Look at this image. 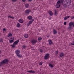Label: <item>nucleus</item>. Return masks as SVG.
<instances>
[{
  "instance_id": "nucleus-1",
  "label": "nucleus",
  "mask_w": 74,
  "mask_h": 74,
  "mask_svg": "<svg viewBox=\"0 0 74 74\" xmlns=\"http://www.w3.org/2000/svg\"><path fill=\"white\" fill-rule=\"evenodd\" d=\"M60 3L62 4V5L64 4L63 6L64 7H68L70 5L71 3V0H60V1H58L56 5V8H59L60 5Z\"/></svg>"
},
{
  "instance_id": "nucleus-2",
  "label": "nucleus",
  "mask_w": 74,
  "mask_h": 74,
  "mask_svg": "<svg viewBox=\"0 0 74 74\" xmlns=\"http://www.w3.org/2000/svg\"><path fill=\"white\" fill-rule=\"evenodd\" d=\"M8 59H6L3 60V61L0 62V66H3L5 64L8 63Z\"/></svg>"
},
{
  "instance_id": "nucleus-3",
  "label": "nucleus",
  "mask_w": 74,
  "mask_h": 74,
  "mask_svg": "<svg viewBox=\"0 0 74 74\" xmlns=\"http://www.w3.org/2000/svg\"><path fill=\"white\" fill-rule=\"evenodd\" d=\"M15 53L16 54L17 56H18V58L21 57V55L20 54V50H16L15 51Z\"/></svg>"
},
{
  "instance_id": "nucleus-4",
  "label": "nucleus",
  "mask_w": 74,
  "mask_h": 74,
  "mask_svg": "<svg viewBox=\"0 0 74 74\" xmlns=\"http://www.w3.org/2000/svg\"><path fill=\"white\" fill-rule=\"evenodd\" d=\"M19 42V40H17L15 41L13 43L12 45H11V47H12L13 48H14L15 47V45H17L18 44V42Z\"/></svg>"
},
{
  "instance_id": "nucleus-5",
  "label": "nucleus",
  "mask_w": 74,
  "mask_h": 74,
  "mask_svg": "<svg viewBox=\"0 0 74 74\" xmlns=\"http://www.w3.org/2000/svg\"><path fill=\"white\" fill-rule=\"evenodd\" d=\"M49 57V54H46L44 57L45 59H48Z\"/></svg>"
},
{
  "instance_id": "nucleus-6",
  "label": "nucleus",
  "mask_w": 74,
  "mask_h": 74,
  "mask_svg": "<svg viewBox=\"0 0 74 74\" xmlns=\"http://www.w3.org/2000/svg\"><path fill=\"white\" fill-rule=\"evenodd\" d=\"M31 42L32 44H34L37 42V40L36 39H33L32 40Z\"/></svg>"
},
{
  "instance_id": "nucleus-7",
  "label": "nucleus",
  "mask_w": 74,
  "mask_h": 74,
  "mask_svg": "<svg viewBox=\"0 0 74 74\" xmlns=\"http://www.w3.org/2000/svg\"><path fill=\"white\" fill-rule=\"evenodd\" d=\"M30 10H27L25 12V14L28 15V14H29V13H30Z\"/></svg>"
},
{
  "instance_id": "nucleus-8",
  "label": "nucleus",
  "mask_w": 74,
  "mask_h": 74,
  "mask_svg": "<svg viewBox=\"0 0 74 74\" xmlns=\"http://www.w3.org/2000/svg\"><path fill=\"white\" fill-rule=\"evenodd\" d=\"M60 57H61L62 58L63 57L64 55V54L63 52H61L59 55Z\"/></svg>"
},
{
  "instance_id": "nucleus-9",
  "label": "nucleus",
  "mask_w": 74,
  "mask_h": 74,
  "mask_svg": "<svg viewBox=\"0 0 74 74\" xmlns=\"http://www.w3.org/2000/svg\"><path fill=\"white\" fill-rule=\"evenodd\" d=\"M27 73H35V72L33 70L28 71H27Z\"/></svg>"
},
{
  "instance_id": "nucleus-10",
  "label": "nucleus",
  "mask_w": 74,
  "mask_h": 74,
  "mask_svg": "<svg viewBox=\"0 0 74 74\" xmlns=\"http://www.w3.org/2000/svg\"><path fill=\"white\" fill-rule=\"evenodd\" d=\"M18 21L20 23H23V22H24L23 20V19H20L18 20Z\"/></svg>"
},
{
  "instance_id": "nucleus-11",
  "label": "nucleus",
  "mask_w": 74,
  "mask_h": 74,
  "mask_svg": "<svg viewBox=\"0 0 74 74\" xmlns=\"http://www.w3.org/2000/svg\"><path fill=\"white\" fill-rule=\"evenodd\" d=\"M48 42H49V44L51 45L52 44V41L51 40V39H49L48 40Z\"/></svg>"
},
{
  "instance_id": "nucleus-12",
  "label": "nucleus",
  "mask_w": 74,
  "mask_h": 74,
  "mask_svg": "<svg viewBox=\"0 0 74 74\" xmlns=\"http://www.w3.org/2000/svg\"><path fill=\"white\" fill-rule=\"evenodd\" d=\"M49 14L50 15V16H52L53 15V13H52V12L51 11H49L48 12Z\"/></svg>"
},
{
  "instance_id": "nucleus-13",
  "label": "nucleus",
  "mask_w": 74,
  "mask_h": 74,
  "mask_svg": "<svg viewBox=\"0 0 74 74\" xmlns=\"http://www.w3.org/2000/svg\"><path fill=\"white\" fill-rule=\"evenodd\" d=\"M12 36V34L11 33H9L8 35V37H11Z\"/></svg>"
},
{
  "instance_id": "nucleus-14",
  "label": "nucleus",
  "mask_w": 74,
  "mask_h": 74,
  "mask_svg": "<svg viewBox=\"0 0 74 74\" xmlns=\"http://www.w3.org/2000/svg\"><path fill=\"white\" fill-rule=\"evenodd\" d=\"M70 16H67L66 17H65L64 18V20H67V19L68 18H70Z\"/></svg>"
},
{
  "instance_id": "nucleus-15",
  "label": "nucleus",
  "mask_w": 74,
  "mask_h": 74,
  "mask_svg": "<svg viewBox=\"0 0 74 74\" xmlns=\"http://www.w3.org/2000/svg\"><path fill=\"white\" fill-rule=\"evenodd\" d=\"M73 25V23L72 22H71L69 23V26L71 27V26Z\"/></svg>"
},
{
  "instance_id": "nucleus-16",
  "label": "nucleus",
  "mask_w": 74,
  "mask_h": 74,
  "mask_svg": "<svg viewBox=\"0 0 74 74\" xmlns=\"http://www.w3.org/2000/svg\"><path fill=\"white\" fill-rule=\"evenodd\" d=\"M9 41L10 44H12L14 41V39L11 40H10V39L9 40Z\"/></svg>"
},
{
  "instance_id": "nucleus-17",
  "label": "nucleus",
  "mask_w": 74,
  "mask_h": 74,
  "mask_svg": "<svg viewBox=\"0 0 74 74\" xmlns=\"http://www.w3.org/2000/svg\"><path fill=\"white\" fill-rule=\"evenodd\" d=\"M53 34H56L57 33V31L56 30L54 29L53 31Z\"/></svg>"
},
{
  "instance_id": "nucleus-18",
  "label": "nucleus",
  "mask_w": 74,
  "mask_h": 74,
  "mask_svg": "<svg viewBox=\"0 0 74 74\" xmlns=\"http://www.w3.org/2000/svg\"><path fill=\"white\" fill-rule=\"evenodd\" d=\"M28 18L29 20H31V19H32V17L31 16H29L28 17Z\"/></svg>"
},
{
  "instance_id": "nucleus-19",
  "label": "nucleus",
  "mask_w": 74,
  "mask_h": 74,
  "mask_svg": "<svg viewBox=\"0 0 74 74\" xmlns=\"http://www.w3.org/2000/svg\"><path fill=\"white\" fill-rule=\"evenodd\" d=\"M21 26L20 24L19 23H18L17 24V27H19Z\"/></svg>"
},
{
  "instance_id": "nucleus-20",
  "label": "nucleus",
  "mask_w": 74,
  "mask_h": 74,
  "mask_svg": "<svg viewBox=\"0 0 74 74\" xmlns=\"http://www.w3.org/2000/svg\"><path fill=\"white\" fill-rule=\"evenodd\" d=\"M28 34H26L25 35L24 37H25V38H27V37H28Z\"/></svg>"
},
{
  "instance_id": "nucleus-21",
  "label": "nucleus",
  "mask_w": 74,
  "mask_h": 74,
  "mask_svg": "<svg viewBox=\"0 0 74 74\" xmlns=\"http://www.w3.org/2000/svg\"><path fill=\"white\" fill-rule=\"evenodd\" d=\"M49 67H54L52 65V64H49Z\"/></svg>"
},
{
  "instance_id": "nucleus-22",
  "label": "nucleus",
  "mask_w": 74,
  "mask_h": 74,
  "mask_svg": "<svg viewBox=\"0 0 74 74\" xmlns=\"http://www.w3.org/2000/svg\"><path fill=\"white\" fill-rule=\"evenodd\" d=\"M43 63H44V62L42 61V62H40V63H39V65H40V66H41V65H42V64H43Z\"/></svg>"
},
{
  "instance_id": "nucleus-23",
  "label": "nucleus",
  "mask_w": 74,
  "mask_h": 74,
  "mask_svg": "<svg viewBox=\"0 0 74 74\" xmlns=\"http://www.w3.org/2000/svg\"><path fill=\"white\" fill-rule=\"evenodd\" d=\"M29 6V4H26L25 5V7L26 8H28Z\"/></svg>"
},
{
  "instance_id": "nucleus-24",
  "label": "nucleus",
  "mask_w": 74,
  "mask_h": 74,
  "mask_svg": "<svg viewBox=\"0 0 74 74\" xmlns=\"http://www.w3.org/2000/svg\"><path fill=\"white\" fill-rule=\"evenodd\" d=\"M41 40H42V38L40 37H39L38 39V41H41Z\"/></svg>"
},
{
  "instance_id": "nucleus-25",
  "label": "nucleus",
  "mask_w": 74,
  "mask_h": 74,
  "mask_svg": "<svg viewBox=\"0 0 74 74\" xmlns=\"http://www.w3.org/2000/svg\"><path fill=\"white\" fill-rule=\"evenodd\" d=\"M8 17V18H11L12 19H15V18L14 17H11L10 16H9Z\"/></svg>"
},
{
  "instance_id": "nucleus-26",
  "label": "nucleus",
  "mask_w": 74,
  "mask_h": 74,
  "mask_svg": "<svg viewBox=\"0 0 74 74\" xmlns=\"http://www.w3.org/2000/svg\"><path fill=\"white\" fill-rule=\"evenodd\" d=\"M22 47L23 48H25L26 47V46L23 45Z\"/></svg>"
},
{
  "instance_id": "nucleus-27",
  "label": "nucleus",
  "mask_w": 74,
  "mask_h": 74,
  "mask_svg": "<svg viewBox=\"0 0 74 74\" xmlns=\"http://www.w3.org/2000/svg\"><path fill=\"white\" fill-rule=\"evenodd\" d=\"M40 52H43V50L40 49Z\"/></svg>"
},
{
  "instance_id": "nucleus-28",
  "label": "nucleus",
  "mask_w": 74,
  "mask_h": 74,
  "mask_svg": "<svg viewBox=\"0 0 74 74\" xmlns=\"http://www.w3.org/2000/svg\"><path fill=\"white\" fill-rule=\"evenodd\" d=\"M3 42V39H1L0 40V42Z\"/></svg>"
},
{
  "instance_id": "nucleus-29",
  "label": "nucleus",
  "mask_w": 74,
  "mask_h": 74,
  "mask_svg": "<svg viewBox=\"0 0 74 74\" xmlns=\"http://www.w3.org/2000/svg\"><path fill=\"white\" fill-rule=\"evenodd\" d=\"M12 1L13 2H16L17 1V0H12Z\"/></svg>"
},
{
  "instance_id": "nucleus-30",
  "label": "nucleus",
  "mask_w": 74,
  "mask_h": 74,
  "mask_svg": "<svg viewBox=\"0 0 74 74\" xmlns=\"http://www.w3.org/2000/svg\"><path fill=\"white\" fill-rule=\"evenodd\" d=\"M30 21L32 23L33 22V21H34V19H32Z\"/></svg>"
},
{
  "instance_id": "nucleus-31",
  "label": "nucleus",
  "mask_w": 74,
  "mask_h": 74,
  "mask_svg": "<svg viewBox=\"0 0 74 74\" xmlns=\"http://www.w3.org/2000/svg\"><path fill=\"white\" fill-rule=\"evenodd\" d=\"M71 45H74V41H73V42L71 43Z\"/></svg>"
},
{
  "instance_id": "nucleus-32",
  "label": "nucleus",
  "mask_w": 74,
  "mask_h": 74,
  "mask_svg": "<svg viewBox=\"0 0 74 74\" xmlns=\"http://www.w3.org/2000/svg\"><path fill=\"white\" fill-rule=\"evenodd\" d=\"M30 25V23H28L27 24V26H29V25Z\"/></svg>"
},
{
  "instance_id": "nucleus-33",
  "label": "nucleus",
  "mask_w": 74,
  "mask_h": 74,
  "mask_svg": "<svg viewBox=\"0 0 74 74\" xmlns=\"http://www.w3.org/2000/svg\"><path fill=\"white\" fill-rule=\"evenodd\" d=\"M68 29L69 30H70L71 29V27L70 26V27H69Z\"/></svg>"
},
{
  "instance_id": "nucleus-34",
  "label": "nucleus",
  "mask_w": 74,
  "mask_h": 74,
  "mask_svg": "<svg viewBox=\"0 0 74 74\" xmlns=\"http://www.w3.org/2000/svg\"><path fill=\"white\" fill-rule=\"evenodd\" d=\"M27 0H22V1L23 2H25V1H26Z\"/></svg>"
},
{
  "instance_id": "nucleus-35",
  "label": "nucleus",
  "mask_w": 74,
  "mask_h": 74,
  "mask_svg": "<svg viewBox=\"0 0 74 74\" xmlns=\"http://www.w3.org/2000/svg\"><path fill=\"white\" fill-rule=\"evenodd\" d=\"M57 14V12H56V11H55V13L54 14V15H56Z\"/></svg>"
},
{
  "instance_id": "nucleus-36",
  "label": "nucleus",
  "mask_w": 74,
  "mask_h": 74,
  "mask_svg": "<svg viewBox=\"0 0 74 74\" xmlns=\"http://www.w3.org/2000/svg\"><path fill=\"white\" fill-rule=\"evenodd\" d=\"M67 23H66V22H64V24L65 25H66Z\"/></svg>"
},
{
  "instance_id": "nucleus-37",
  "label": "nucleus",
  "mask_w": 74,
  "mask_h": 74,
  "mask_svg": "<svg viewBox=\"0 0 74 74\" xmlns=\"http://www.w3.org/2000/svg\"><path fill=\"white\" fill-rule=\"evenodd\" d=\"M29 23H30V24H32V23L30 21Z\"/></svg>"
},
{
  "instance_id": "nucleus-38",
  "label": "nucleus",
  "mask_w": 74,
  "mask_h": 74,
  "mask_svg": "<svg viewBox=\"0 0 74 74\" xmlns=\"http://www.w3.org/2000/svg\"><path fill=\"white\" fill-rule=\"evenodd\" d=\"M56 54H58V51H56Z\"/></svg>"
},
{
  "instance_id": "nucleus-39",
  "label": "nucleus",
  "mask_w": 74,
  "mask_h": 74,
  "mask_svg": "<svg viewBox=\"0 0 74 74\" xmlns=\"http://www.w3.org/2000/svg\"><path fill=\"white\" fill-rule=\"evenodd\" d=\"M32 1V0H28V1H29L30 2H31V1Z\"/></svg>"
},
{
  "instance_id": "nucleus-40",
  "label": "nucleus",
  "mask_w": 74,
  "mask_h": 74,
  "mask_svg": "<svg viewBox=\"0 0 74 74\" xmlns=\"http://www.w3.org/2000/svg\"><path fill=\"white\" fill-rule=\"evenodd\" d=\"M3 31H5L6 30V29H5L4 28L3 29Z\"/></svg>"
},
{
  "instance_id": "nucleus-41",
  "label": "nucleus",
  "mask_w": 74,
  "mask_h": 74,
  "mask_svg": "<svg viewBox=\"0 0 74 74\" xmlns=\"http://www.w3.org/2000/svg\"><path fill=\"white\" fill-rule=\"evenodd\" d=\"M74 18V17H73L72 18V19H73Z\"/></svg>"
},
{
  "instance_id": "nucleus-42",
  "label": "nucleus",
  "mask_w": 74,
  "mask_h": 74,
  "mask_svg": "<svg viewBox=\"0 0 74 74\" xmlns=\"http://www.w3.org/2000/svg\"><path fill=\"white\" fill-rule=\"evenodd\" d=\"M12 39H13L12 37H11V38H10V40H12Z\"/></svg>"
},
{
  "instance_id": "nucleus-43",
  "label": "nucleus",
  "mask_w": 74,
  "mask_h": 74,
  "mask_svg": "<svg viewBox=\"0 0 74 74\" xmlns=\"http://www.w3.org/2000/svg\"><path fill=\"white\" fill-rule=\"evenodd\" d=\"M47 37H48V38L49 37V36H47Z\"/></svg>"
},
{
  "instance_id": "nucleus-44",
  "label": "nucleus",
  "mask_w": 74,
  "mask_h": 74,
  "mask_svg": "<svg viewBox=\"0 0 74 74\" xmlns=\"http://www.w3.org/2000/svg\"><path fill=\"white\" fill-rule=\"evenodd\" d=\"M12 38L13 39H14V38H15V37H13Z\"/></svg>"
},
{
  "instance_id": "nucleus-45",
  "label": "nucleus",
  "mask_w": 74,
  "mask_h": 74,
  "mask_svg": "<svg viewBox=\"0 0 74 74\" xmlns=\"http://www.w3.org/2000/svg\"><path fill=\"white\" fill-rule=\"evenodd\" d=\"M31 49H32V50H34V49L32 48Z\"/></svg>"
},
{
  "instance_id": "nucleus-46",
  "label": "nucleus",
  "mask_w": 74,
  "mask_h": 74,
  "mask_svg": "<svg viewBox=\"0 0 74 74\" xmlns=\"http://www.w3.org/2000/svg\"><path fill=\"white\" fill-rule=\"evenodd\" d=\"M1 53V51L0 50V54Z\"/></svg>"
},
{
  "instance_id": "nucleus-47",
  "label": "nucleus",
  "mask_w": 74,
  "mask_h": 74,
  "mask_svg": "<svg viewBox=\"0 0 74 74\" xmlns=\"http://www.w3.org/2000/svg\"><path fill=\"white\" fill-rule=\"evenodd\" d=\"M49 19H51V18H50Z\"/></svg>"
}]
</instances>
